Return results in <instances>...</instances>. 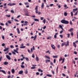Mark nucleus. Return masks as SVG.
Returning <instances> with one entry per match:
<instances>
[{
    "mask_svg": "<svg viewBox=\"0 0 78 78\" xmlns=\"http://www.w3.org/2000/svg\"><path fill=\"white\" fill-rule=\"evenodd\" d=\"M38 9V6L37 5V6H36L35 8V10H37Z\"/></svg>",
    "mask_w": 78,
    "mask_h": 78,
    "instance_id": "23",
    "label": "nucleus"
},
{
    "mask_svg": "<svg viewBox=\"0 0 78 78\" xmlns=\"http://www.w3.org/2000/svg\"><path fill=\"white\" fill-rule=\"evenodd\" d=\"M34 20L35 21H36V22H39V20L38 19H34Z\"/></svg>",
    "mask_w": 78,
    "mask_h": 78,
    "instance_id": "20",
    "label": "nucleus"
},
{
    "mask_svg": "<svg viewBox=\"0 0 78 78\" xmlns=\"http://www.w3.org/2000/svg\"><path fill=\"white\" fill-rule=\"evenodd\" d=\"M16 5V4L15 3H13L11 4L10 3L8 4L7 5L8 6H9V5H10V6H13V5Z\"/></svg>",
    "mask_w": 78,
    "mask_h": 78,
    "instance_id": "3",
    "label": "nucleus"
},
{
    "mask_svg": "<svg viewBox=\"0 0 78 78\" xmlns=\"http://www.w3.org/2000/svg\"><path fill=\"white\" fill-rule=\"evenodd\" d=\"M25 5H29V4L28 2H26L24 3Z\"/></svg>",
    "mask_w": 78,
    "mask_h": 78,
    "instance_id": "22",
    "label": "nucleus"
},
{
    "mask_svg": "<svg viewBox=\"0 0 78 78\" xmlns=\"http://www.w3.org/2000/svg\"><path fill=\"white\" fill-rule=\"evenodd\" d=\"M62 58H61L59 60V61H62Z\"/></svg>",
    "mask_w": 78,
    "mask_h": 78,
    "instance_id": "47",
    "label": "nucleus"
},
{
    "mask_svg": "<svg viewBox=\"0 0 78 78\" xmlns=\"http://www.w3.org/2000/svg\"><path fill=\"white\" fill-rule=\"evenodd\" d=\"M43 22L45 24V19H44L43 20Z\"/></svg>",
    "mask_w": 78,
    "mask_h": 78,
    "instance_id": "38",
    "label": "nucleus"
},
{
    "mask_svg": "<svg viewBox=\"0 0 78 78\" xmlns=\"http://www.w3.org/2000/svg\"><path fill=\"white\" fill-rule=\"evenodd\" d=\"M8 50H9V48H5V49H4V51H6V52L5 53V54L6 55L8 53V52H9V51Z\"/></svg>",
    "mask_w": 78,
    "mask_h": 78,
    "instance_id": "2",
    "label": "nucleus"
},
{
    "mask_svg": "<svg viewBox=\"0 0 78 78\" xmlns=\"http://www.w3.org/2000/svg\"><path fill=\"white\" fill-rule=\"evenodd\" d=\"M59 36H60V37L61 38V39H62V37H63V36H62V35H60Z\"/></svg>",
    "mask_w": 78,
    "mask_h": 78,
    "instance_id": "42",
    "label": "nucleus"
},
{
    "mask_svg": "<svg viewBox=\"0 0 78 78\" xmlns=\"http://www.w3.org/2000/svg\"><path fill=\"white\" fill-rule=\"evenodd\" d=\"M45 57H46V58H47V59H50V58L49 57L47 56L46 55H45Z\"/></svg>",
    "mask_w": 78,
    "mask_h": 78,
    "instance_id": "25",
    "label": "nucleus"
},
{
    "mask_svg": "<svg viewBox=\"0 0 78 78\" xmlns=\"http://www.w3.org/2000/svg\"><path fill=\"white\" fill-rule=\"evenodd\" d=\"M59 27L63 31L64 30V29H63V28H62V26L60 24L59 25Z\"/></svg>",
    "mask_w": 78,
    "mask_h": 78,
    "instance_id": "14",
    "label": "nucleus"
},
{
    "mask_svg": "<svg viewBox=\"0 0 78 78\" xmlns=\"http://www.w3.org/2000/svg\"><path fill=\"white\" fill-rule=\"evenodd\" d=\"M73 45L74 47L75 48H76V44H75V42H73Z\"/></svg>",
    "mask_w": 78,
    "mask_h": 78,
    "instance_id": "15",
    "label": "nucleus"
},
{
    "mask_svg": "<svg viewBox=\"0 0 78 78\" xmlns=\"http://www.w3.org/2000/svg\"><path fill=\"white\" fill-rule=\"evenodd\" d=\"M11 12H12V13H14V12L13 10H11Z\"/></svg>",
    "mask_w": 78,
    "mask_h": 78,
    "instance_id": "43",
    "label": "nucleus"
},
{
    "mask_svg": "<svg viewBox=\"0 0 78 78\" xmlns=\"http://www.w3.org/2000/svg\"><path fill=\"white\" fill-rule=\"evenodd\" d=\"M25 16H29V15H28V12L27 10H26L25 11Z\"/></svg>",
    "mask_w": 78,
    "mask_h": 78,
    "instance_id": "5",
    "label": "nucleus"
},
{
    "mask_svg": "<svg viewBox=\"0 0 78 78\" xmlns=\"http://www.w3.org/2000/svg\"><path fill=\"white\" fill-rule=\"evenodd\" d=\"M22 73H23V71L21 70L19 72V74H22Z\"/></svg>",
    "mask_w": 78,
    "mask_h": 78,
    "instance_id": "17",
    "label": "nucleus"
},
{
    "mask_svg": "<svg viewBox=\"0 0 78 78\" xmlns=\"http://www.w3.org/2000/svg\"><path fill=\"white\" fill-rule=\"evenodd\" d=\"M24 59H26V60H27V61H30V60L28 58L24 57Z\"/></svg>",
    "mask_w": 78,
    "mask_h": 78,
    "instance_id": "21",
    "label": "nucleus"
},
{
    "mask_svg": "<svg viewBox=\"0 0 78 78\" xmlns=\"http://www.w3.org/2000/svg\"><path fill=\"white\" fill-rule=\"evenodd\" d=\"M67 35H68V37H68V38H69V37H70V34H68Z\"/></svg>",
    "mask_w": 78,
    "mask_h": 78,
    "instance_id": "32",
    "label": "nucleus"
},
{
    "mask_svg": "<svg viewBox=\"0 0 78 78\" xmlns=\"http://www.w3.org/2000/svg\"><path fill=\"white\" fill-rule=\"evenodd\" d=\"M51 38V37L50 36V37H48L47 38V39H50Z\"/></svg>",
    "mask_w": 78,
    "mask_h": 78,
    "instance_id": "39",
    "label": "nucleus"
},
{
    "mask_svg": "<svg viewBox=\"0 0 78 78\" xmlns=\"http://www.w3.org/2000/svg\"><path fill=\"white\" fill-rule=\"evenodd\" d=\"M61 23H64V24H68L69 21L65 20H61Z\"/></svg>",
    "mask_w": 78,
    "mask_h": 78,
    "instance_id": "1",
    "label": "nucleus"
},
{
    "mask_svg": "<svg viewBox=\"0 0 78 78\" xmlns=\"http://www.w3.org/2000/svg\"><path fill=\"white\" fill-rule=\"evenodd\" d=\"M78 10V9L77 8H76L75 9H73V12H75L76 11H77Z\"/></svg>",
    "mask_w": 78,
    "mask_h": 78,
    "instance_id": "9",
    "label": "nucleus"
},
{
    "mask_svg": "<svg viewBox=\"0 0 78 78\" xmlns=\"http://www.w3.org/2000/svg\"><path fill=\"white\" fill-rule=\"evenodd\" d=\"M54 38H56V35H55L54 36Z\"/></svg>",
    "mask_w": 78,
    "mask_h": 78,
    "instance_id": "62",
    "label": "nucleus"
},
{
    "mask_svg": "<svg viewBox=\"0 0 78 78\" xmlns=\"http://www.w3.org/2000/svg\"><path fill=\"white\" fill-rule=\"evenodd\" d=\"M18 50H19V48H16V50L14 49L13 51H14V52H16V53H18V54H19V52L17 51Z\"/></svg>",
    "mask_w": 78,
    "mask_h": 78,
    "instance_id": "4",
    "label": "nucleus"
},
{
    "mask_svg": "<svg viewBox=\"0 0 78 78\" xmlns=\"http://www.w3.org/2000/svg\"><path fill=\"white\" fill-rule=\"evenodd\" d=\"M50 62V60H46V63H47L48 62Z\"/></svg>",
    "mask_w": 78,
    "mask_h": 78,
    "instance_id": "28",
    "label": "nucleus"
},
{
    "mask_svg": "<svg viewBox=\"0 0 78 78\" xmlns=\"http://www.w3.org/2000/svg\"><path fill=\"white\" fill-rule=\"evenodd\" d=\"M35 22H33L31 24V26H33Z\"/></svg>",
    "mask_w": 78,
    "mask_h": 78,
    "instance_id": "36",
    "label": "nucleus"
},
{
    "mask_svg": "<svg viewBox=\"0 0 78 78\" xmlns=\"http://www.w3.org/2000/svg\"><path fill=\"white\" fill-rule=\"evenodd\" d=\"M46 76H48L49 77H51V76H52L51 75L48 74H47Z\"/></svg>",
    "mask_w": 78,
    "mask_h": 78,
    "instance_id": "18",
    "label": "nucleus"
},
{
    "mask_svg": "<svg viewBox=\"0 0 78 78\" xmlns=\"http://www.w3.org/2000/svg\"><path fill=\"white\" fill-rule=\"evenodd\" d=\"M62 75L63 76H64V77L66 76V74H64V73H62Z\"/></svg>",
    "mask_w": 78,
    "mask_h": 78,
    "instance_id": "44",
    "label": "nucleus"
},
{
    "mask_svg": "<svg viewBox=\"0 0 78 78\" xmlns=\"http://www.w3.org/2000/svg\"><path fill=\"white\" fill-rule=\"evenodd\" d=\"M2 72L3 73H4V74H6V72H5V71L3 70H2Z\"/></svg>",
    "mask_w": 78,
    "mask_h": 78,
    "instance_id": "26",
    "label": "nucleus"
},
{
    "mask_svg": "<svg viewBox=\"0 0 78 78\" xmlns=\"http://www.w3.org/2000/svg\"><path fill=\"white\" fill-rule=\"evenodd\" d=\"M4 65H7V64H8V62H5L4 63Z\"/></svg>",
    "mask_w": 78,
    "mask_h": 78,
    "instance_id": "16",
    "label": "nucleus"
},
{
    "mask_svg": "<svg viewBox=\"0 0 78 78\" xmlns=\"http://www.w3.org/2000/svg\"><path fill=\"white\" fill-rule=\"evenodd\" d=\"M29 7H30V6H29V5H28L26 6V8H29Z\"/></svg>",
    "mask_w": 78,
    "mask_h": 78,
    "instance_id": "64",
    "label": "nucleus"
},
{
    "mask_svg": "<svg viewBox=\"0 0 78 78\" xmlns=\"http://www.w3.org/2000/svg\"><path fill=\"white\" fill-rule=\"evenodd\" d=\"M36 60L37 61H39V58H38V57H37L36 58Z\"/></svg>",
    "mask_w": 78,
    "mask_h": 78,
    "instance_id": "35",
    "label": "nucleus"
},
{
    "mask_svg": "<svg viewBox=\"0 0 78 78\" xmlns=\"http://www.w3.org/2000/svg\"><path fill=\"white\" fill-rule=\"evenodd\" d=\"M21 66L22 69H24V68H25V66L23 65H21Z\"/></svg>",
    "mask_w": 78,
    "mask_h": 78,
    "instance_id": "30",
    "label": "nucleus"
},
{
    "mask_svg": "<svg viewBox=\"0 0 78 78\" xmlns=\"http://www.w3.org/2000/svg\"><path fill=\"white\" fill-rule=\"evenodd\" d=\"M2 39H5V37H4V36L2 35Z\"/></svg>",
    "mask_w": 78,
    "mask_h": 78,
    "instance_id": "37",
    "label": "nucleus"
},
{
    "mask_svg": "<svg viewBox=\"0 0 78 78\" xmlns=\"http://www.w3.org/2000/svg\"><path fill=\"white\" fill-rule=\"evenodd\" d=\"M53 58H58V56H57L56 55L53 56Z\"/></svg>",
    "mask_w": 78,
    "mask_h": 78,
    "instance_id": "27",
    "label": "nucleus"
},
{
    "mask_svg": "<svg viewBox=\"0 0 78 78\" xmlns=\"http://www.w3.org/2000/svg\"><path fill=\"white\" fill-rule=\"evenodd\" d=\"M11 71H12V73H14L15 72V70L14 69H12Z\"/></svg>",
    "mask_w": 78,
    "mask_h": 78,
    "instance_id": "19",
    "label": "nucleus"
},
{
    "mask_svg": "<svg viewBox=\"0 0 78 78\" xmlns=\"http://www.w3.org/2000/svg\"><path fill=\"white\" fill-rule=\"evenodd\" d=\"M31 69H36V67H32L31 68Z\"/></svg>",
    "mask_w": 78,
    "mask_h": 78,
    "instance_id": "40",
    "label": "nucleus"
},
{
    "mask_svg": "<svg viewBox=\"0 0 78 78\" xmlns=\"http://www.w3.org/2000/svg\"><path fill=\"white\" fill-rule=\"evenodd\" d=\"M41 7L42 9H43L44 8V3H42L41 5Z\"/></svg>",
    "mask_w": 78,
    "mask_h": 78,
    "instance_id": "10",
    "label": "nucleus"
},
{
    "mask_svg": "<svg viewBox=\"0 0 78 78\" xmlns=\"http://www.w3.org/2000/svg\"><path fill=\"white\" fill-rule=\"evenodd\" d=\"M5 25L7 26V27H8V23H6L5 24Z\"/></svg>",
    "mask_w": 78,
    "mask_h": 78,
    "instance_id": "56",
    "label": "nucleus"
},
{
    "mask_svg": "<svg viewBox=\"0 0 78 78\" xmlns=\"http://www.w3.org/2000/svg\"><path fill=\"white\" fill-rule=\"evenodd\" d=\"M10 48H13V46L12 45H10Z\"/></svg>",
    "mask_w": 78,
    "mask_h": 78,
    "instance_id": "63",
    "label": "nucleus"
},
{
    "mask_svg": "<svg viewBox=\"0 0 78 78\" xmlns=\"http://www.w3.org/2000/svg\"><path fill=\"white\" fill-rule=\"evenodd\" d=\"M72 30H73V29L72 28H71L68 31H72Z\"/></svg>",
    "mask_w": 78,
    "mask_h": 78,
    "instance_id": "33",
    "label": "nucleus"
},
{
    "mask_svg": "<svg viewBox=\"0 0 78 78\" xmlns=\"http://www.w3.org/2000/svg\"><path fill=\"white\" fill-rule=\"evenodd\" d=\"M74 54H75V55H76L77 54V52L74 51L73 52Z\"/></svg>",
    "mask_w": 78,
    "mask_h": 78,
    "instance_id": "41",
    "label": "nucleus"
},
{
    "mask_svg": "<svg viewBox=\"0 0 78 78\" xmlns=\"http://www.w3.org/2000/svg\"><path fill=\"white\" fill-rule=\"evenodd\" d=\"M36 10V13H38V9L37 10Z\"/></svg>",
    "mask_w": 78,
    "mask_h": 78,
    "instance_id": "49",
    "label": "nucleus"
},
{
    "mask_svg": "<svg viewBox=\"0 0 78 78\" xmlns=\"http://www.w3.org/2000/svg\"><path fill=\"white\" fill-rule=\"evenodd\" d=\"M40 19L41 20H42L44 19V17H41Z\"/></svg>",
    "mask_w": 78,
    "mask_h": 78,
    "instance_id": "50",
    "label": "nucleus"
},
{
    "mask_svg": "<svg viewBox=\"0 0 78 78\" xmlns=\"http://www.w3.org/2000/svg\"><path fill=\"white\" fill-rule=\"evenodd\" d=\"M32 49H33V50H35V48H34V46H33Z\"/></svg>",
    "mask_w": 78,
    "mask_h": 78,
    "instance_id": "57",
    "label": "nucleus"
},
{
    "mask_svg": "<svg viewBox=\"0 0 78 78\" xmlns=\"http://www.w3.org/2000/svg\"><path fill=\"white\" fill-rule=\"evenodd\" d=\"M70 25H72V21H70Z\"/></svg>",
    "mask_w": 78,
    "mask_h": 78,
    "instance_id": "55",
    "label": "nucleus"
},
{
    "mask_svg": "<svg viewBox=\"0 0 78 78\" xmlns=\"http://www.w3.org/2000/svg\"><path fill=\"white\" fill-rule=\"evenodd\" d=\"M54 63H55V62H56V59H55L54 60Z\"/></svg>",
    "mask_w": 78,
    "mask_h": 78,
    "instance_id": "60",
    "label": "nucleus"
},
{
    "mask_svg": "<svg viewBox=\"0 0 78 78\" xmlns=\"http://www.w3.org/2000/svg\"><path fill=\"white\" fill-rule=\"evenodd\" d=\"M64 15L65 16H66L67 15V14L66 12H65L64 13Z\"/></svg>",
    "mask_w": 78,
    "mask_h": 78,
    "instance_id": "34",
    "label": "nucleus"
},
{
    "mask_svg": "<svg viewBox=\"0 0 78 78\" xmlns=\"http://www.w3.org/2000/svg\"><path fill=\"white\" fill-rule=\"evenodd\" d=\"M18 34H20V32L19 30V28H17L16 29Z\"/></svg>",
    "mask_w": 78,
    "mask_h": 78,
    "instance_id": "12",
    "label": "nucleus"
},
{
    "mask_svg": "<svg viewBox=\"0 0 78 78\" xmlns=\"http://www.w3.org/2000/svg\"><path fill=\"white\" fill-rule=\"evenodd\" d=\"M5 45V44L3 43L2 44V47H4Z\"/></svg>",
    "mask_w": 78,
    "mask_h": 78,
    "instance_id": "53",
    "label": "nucleus"
},
{
    "mask_svg": "<svg viewBox=\"0 0 78 78\" xmlns=\"http://www.w3.org/2000/svg\"><path fill=\"white\" fill-rule=\"evenodd\" d=\"M51 72L52 73H53V75H54V74H55V73H54V71L52 70H51Z\"/></svg>",
    "mask_w": 78,
    "mask_h": 78,
    "instance_id": "46",
    "label": "nucleus"
},
{
    "mask_svg": "<svg viewBox=\"0 0 78 78\" xmlns=\"http://www.w3.org/2000/svg\"><path fill=\"white\" fill-rule=\"evenodd\" d=\"M50 6H53V4H50Z\"/></svg>",
    "mask_w": 78,
    "mask_h": 78,
    "instance_id": "52",
    "label": "nucleus"
},
{
    "mask_svg": "<svg viewBox=\"0 0 78 78\" xmlns=\"http://www.w3.org/2000/svg\"><path fill=\"white\" fill-rule=\"evenodd\" d=\"M6 56L7 59L9 60H10V59H11V58H10V56H9L7 55H6Z\"/></svg>",
    "mask_w": 78,
    "mask_h": 78,
    "instance_id": "7",
    "label": "nucleus"
},
{
    "mask_svg": "<svg viewBox=\"0 0 78 78\" xmlns=\"http://www.w3.org/2000/svg\"><path fill=\"white\" fill-rule=\"evenodd\" d=\"M62 33H63V31H62V30H61V31L60 32V34H61Z\"/></svg>",
    "mask_w": 78,
    "mask_h": 78,
    "instance_id": "51",
    "label": "nucleus"
},
{
    "mask_svg": "<svg viewBox=\"0 0 78 78\" xmlns=\"http://www.w3.org/2000/svg\"><path fill=\"white\" fill-rule=\"evenodd\" d=\"M69 41H67L66 42V44H65L66 47H67V46H69Z\"/></svg>",
    "mask_w": 78,
    "mask_h": 78,
    "instance_id": "8",
    "label": "nucleus"
},
{
    "mask_svg": "<svg viewBox=\"0 0 78 78\" xmlns=\"http://www.w3.org/2000/svg\"><path fill=\"white\" fill-rule=\"evenodd\" d=\"M8 23H9V24H11V22L9 21H8Z\"/></svg>",
    "mask_w": 78,
    "mask_h": 78,
    "instance_id": "48",
    "label": "nucleus"
},
{
    "mask_svg": "<svg viewBox=\"0 0 78 78\" xmlns=\"http://www.w3.org/2000/svg\"><path fill=\"white\" fill-rule=\"evenodd\" d=\"M24 73H25V74H27V73H28V71L27 70H26L25 71Z\"/></svg>",
    "mask_w": 78,
    "mask_h": 78,
    "instance_id": "29",
    "label": "nucleus"
},
{
    "mask_svg": "<svg viewBox=\"0 0 78 78\" xmlns=\"http://www.w3.org/2000/svg\"><path fill=\"white\" fill-rule=\"evenodd\" d=\"M46 28V26H44V27L43 29H45Z\"/></svg>",
    "mask_w": 78,
    "mask_h": 78,
    "instance_id": "61",
    "label": "nucleus"
},
{
    "mask_svg": "<svg viewBox=\"0 0 78 78\" xmlns=\"http://www.w3.org/2000/svg\"><path fill=\"white\" fill-rule=\"evenodd\" d=\"M36 37H37V35H35L34 37H33L32 36L31 37V39H33L34 38L33 40L34 41L35 40H36Z\"/></svg>",
    "mask_w": 78,
    "mask_h": 78,
    "instance_id": "6",
    "label": "nucleus"
},
{
    "mask_svg": "<svg viewBox=\"0 0 78 78\" xmlns=\"http://www.w3.org/2000/svg\"><path fill=\"white\" fill-rule=\"evenodd\" d=\"M0 25H2V26H4V24L2 23H0Z\"/></svg>",
    "mask_w": 78,
    "mask_h": 78,
    "instance_id": "45",
    "label": "nucleus"
},
{
    "mask_svg": "<svg viewBox=\"0 0 78 78\" xmlns=\"http://www.w3.org/2000/svg\"><path fill=\"white\" fill-rule=\"evenodd\" d=\"M36 74L37 75H39V73L38 72H37L36 73Z\"/></svg>",
    "mask_w": 78,
    "mask_h": 78,
    "instance_id": "59",
    "label": "nucleus"
},
{
    "mask_svg": "<svg viewBox=\"0 0 78 78\" xmlns=\"http://www.w3.org/2000/svg\"><path fill=\"white\" fill-rule=\"evenodd\" d=\"M12 53L13 55H16V53L12 51Z\"/></svg>",
    "mask_w": 78,
    "mask_h": 78,
    "instance_id": "58",
    "label": "nucleus"
},
{
    "mask_svg": "<svg viewBox=\"0 0 78 78\" xmlns=\"http://www.w3.org/2000/svg\"><path fill=\"white\" fill-rule=\"evenodd\" d=\"M51 47H52V49H54V50L55 49V47L54 44H51Z\"/></svg>",
    "mask_w": 78,
    "mask_h": 78,
    "instance_id": "11",
    "label": "nucleus"
},
{
    "mask_svg": "<svg viewBox=\"0 0 78 78\" xmlns=\"http://www.w3.org/2000/svg\"><path fill=\"white\" fill-rule=\"evenodd\" d=\"M66 42H64L63 43H62V45H61L62 47L64 46V45H66Z\"/></svg>",
    "mask_w": 78,
    "mask_h": 78,
    "instance_id": "13",
    "label": "nucleus"
},
{
    "mask_svg": "<svg viewBox=\"0 0 78 78\" xmlns=\"http://www.w3.org/2000/svg\"><path fill=\"white\" fill-rule=\"evenodd\" d=\"M77 13H78V11H77L74 14L75 16H76V15H77Z\"/></svg>",
    "mask_w": 78,
    "mask_h": 78,
    "instance_id": "54",
    "label": "nucleus"
},
{
    "mask_svg": "<svg viewBox=\"0 0 78 78\" xmlns=\"http://www.w3.org/2000/svg\"><path fill=\"white\" fill-rule=\"evenodd\" d=\"M70 14H71V16H72V17H73V12H71Z\"/></svg>",
    "mask_w": 78,
    "mask_h": 78,
    "instance_id": "31",
    "label": "nucleus"
},
{
    "mask_svg": "<svg viewBox=\"0 0 78 78\" xmlns=\"http://www.w3.org/2000/svg\"><path fill=\"white\" fill-rule=\"evenodd\" d=\"M20 48H25V46H21L20 47Z\"/></svg>",
    "mask_w": 78,
    "mask_h": 78,
    "instance_id": "24",
    "label": "nucleus"
}]
</instances>
